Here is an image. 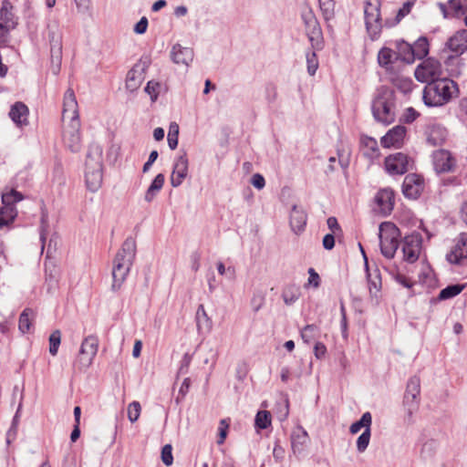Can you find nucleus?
<instances>
[{"mask_svg":"<svg viewBox=\"0 0 467 467\" xmlns=\"http://www.w3.org/2000/svg\"><path fill=\"white\" fill-rule=\"evenodd\" d=\"M136 256V241L130 236L123 242L113 261L111 289L119 290L126 280Z\"/></svg>","mask_w":467,"mask_h":467,"instance_id":"1","label":"nucleus"},{"mask_svg":"<svg viewBox=\"0 0 467 467\" xmlns=\"http://www.w3.org/2000/svg\"><path fill=\"white\" fill-rule=\"evenodd\" d=\"M458 93L459 88L455 81L441 78L425 86L422 99L428 107H440L447 104Z\"/></svg>","mask_w":467,"mask_h":467,"instance_id":"2","label":"nucleus"},{"mask_svg":"<svg viewBox=\"0 0 467 467\" xmlns=\"http://www.w3.org/2000/svg\"><path fill=\"white\" fill-rule=\"evenodd\" d=\"M85 180L87 188L92 192L102 184V149L99 146L91 147L87 154Z\"/></svg>","mask_w":467,"mask_h":467,"instance_id":"3","label":"nucleus"},{"mask_svg":"<svg viewBox=\"0 0 467 467\" xmlns=\"http://www.w3.org/2000/svg\"><path fill=\"white\" fill-rule=\"evenodd\" d=\"M372 114L378 122L390 124L395 119L394 95L388 88H381L372 102Z\"/></svg>","mask_w":467,"mask_h":467,"instance_id":"4","label":"nucleus"},{"mask_svg":"<svg viewBox=\"0 0 467 467\" xmlns=\"http://www.w3.org/2000/svg\"><path fill=\"white\" fill-rule=\"evenodd\" d=\"M400 231L396 225L384 222L379 225V245L381 254L388 259L394 257L399 247Z\"/></svg>","mask_w":467,"mask_h":467,"instance_id":"5","label":"nucleus"},{"mask_svg":"<svg viewBox=\"0 0 467 467\" xmlns=\"http://www.w3.org/2000/svg\"><path fill=\"white\" fill-rule=\"evenodd\" d=\"M365 25L371 39H377L382 29V21L380 16V1L365 0L364 3Z\"/></svg>","mask_w":467,"mask_h":467,"instance_id":"6","label":"nucleus"},{"mask_svg":"<svg viewBox=\"0 0 467 467\" xmlns=\"http://www.w3.org/2000/svg\"><path fill=\"white\" fill-rule=\"evenodd\" d=\"M301 16L305 25L306 34L308 37L312 48L317 50L322 49V30L314 12L309 8L304 11Z\"/></svg>","mask_w":467,"mask_h":467,"instance_id":"7","label":"nucleus"},{"mask_svg":"<svg viewBox=\"0 0 467 467\" xmlns=\"http://www.w3.org/2000/svg\"><path fill=\"white\" fill-rule=\"evenodd\" d=\"M442 66L435 58L429 57L417 66L414 76L421 83L429 84L441 78Z\"/></svg>","mask_w":467,"mask_h":467,"instance_id":"8","label":"nucleus"},{"mask_svg":"<svg viewBox=\"0 0 467 467\" xmlns=\"http://www.w3.org/2000/svg\"><path fill=\"white\" fill-rule=\"evenodd\" d=\"M420 394V379L418 376H412L409 379L403 398V405L406 409L409 418L419 410Z\"/></svg>","mask_w":467,"mask_h":467,"instance_id":"9","label":"nucleus"},{"mask_svg":"<svg viewBox=\"0 0 467 467\" xmlns=\"http://www.w3.org/2000/svg\"><path fill=\"white\" fill-rule=\"evenodd\" d=\"M431 161L436 173H450L456 171L457 160L448 150H434L431 154Z\"/></svg>","mask_w":467,"mask_h":467,"instance_id":"10","label":"nucleus"},{"mask_svg":"<svg viewBox=\"0 0 467 467\" xmlns=\"http://www.w3.org/2000/svg\"><path fill=\"white\" fill-rule=\"evenodd\" d=\"M150 66L148 58H140L130 70H129L126 78V88L133 93L137 91L145 79V73Z\"/></svg>","mask_w":467,"mask_h":467,"instance_id":"11","label":"nucleus"},{"mask_svg":"<svg viewBox=\"0 0 467 467\" xmlns=\"http://www.w3.org/2000/svg\"><path fill=\"white\" fill-rule=\"evenodd\" d=\"M400 51L405 53L402 59L407 63H412L415 58L422 59L429 54L428 39L425 36H420L412 46L404 44L400 47Z\"/></svg>","mask_w":467,"mask_h":467,"instance_id":"12","label":"nucleus"},{"mask_svg":"<svg viewBox=\"0 0 467 467\" xmlns=\"http://www.w3.org/2000/svg\"><path fill=\"white\" fill-rule=\"evenodd\" d=\"M422 238L419 233H412L404 237L402 251L404 260L414 263L418 260L421 249Z\"/></svg>","mask_w":467,"mask_h":467,"instance_id":"13","label":"nucleus"},{"mask_svg":"<svg viewBox=\"0 0 467 467\" xmlns=\"http://www.w3.org/2000/svg\"><path fill=\"white\" fill-rule=\"evenodd\" d=\"M189 161L186 151H181L173 162L172 172L171 175V184L177 188L181 186L188 176Z\"/></svg>","mask_w":467,"mask_h":467,"instance_id":"14","label":"nucleus"},{"mask_svg":"<svg viewBox=\"0 0 467 467\" xmlns=\"http://www.w3.org/2000/svg\"><path fill=\"white\" fill-rule=\"evenodd\" d=\"M63 119H68L71 121L72 128H78V107L74 90L67 88L63 99Z\"/></svg>","mask_w":467,"mask_h":467,"instance_id":"15","label":"nucleus"},{"mask_svg":"<svg viewBox=\"0 0 467 467\" xmlns=\"http://www.w3.org/2000/svg\"><path fill=\"white\" fill-rule=\"evenodd\" d=\"M385 168L391 175H401L409 170V158L402 152L389 155L385 160Z\"/></svg>","mask_w":467,"mask_h":467,"instance_id":"16","label":"nucleus"},{"mask_svg":"<svg viewBox=\"0 0 467 467\" xmlns=\"http://www.w3.org/2000/svg\"><path fill=\"white\" fill-rule=\"evenodd\" d=\"M423 190V180L416 173L406 175L402 183V192L409 199H417Z\"/></svg>","mask_w":467,"mask_h":467,"instance_id":"17","label":"nucleus"},{"mask_svg":"<svg viewBox=\"0 0 467 467\" xmlns=\"http://www.w3.org/2000/svg\"><path fill=\"white\" fill-rule=\"evenodd\" d=\"M446 258L453 265H461L464 259H467V233L458 235L452 250L446 255Z\"/></svg>","mask_w":467,"mask_h":467,"instance_id":"18","label":"nucleus"},{"mask_svg":"<svg viewBox=\"0 0 467 467\" xmlns=\"http://www.w3.org/2000/svg\"><path fill=\"white\" fill-rule=\"evenodd\" d=\"M407 130L404 126L397 125L390 129L380 140L384 148H400L403 145Z\"/></svg>","mask_w":467,"mask_h":467,"instance_id":"19","label":"nucleus"},{"mask_svg":"<svg viewBox=\"0 0 467 467\" xmlns=\"http://www.w3.org/2000/svg\"><path fill=\"white\" fill-rule=\"evenodd\" d=\"M307 221V214L306 211L297 205H293L290 216H289V224L291 230L296 234H300L305 231Z\"/></svg>","mask_w":467,"mask_h":467,"instance_id":"20","label":"nucleus"},{"mask_svg":"<svg viewBox=\"0 0 467 467\" xmlns=\"http://www.w3.org/2000/svg\"><path fill=\"white\" fill-rule=\"evenodd\" d=\"M445 47L456 55L467 50V30L457 31L446 42Z\"/></svg>","mask_w":467,"mask_h":467,"instance_id":"21","label":"nucleus"},{"mask_svg":"<svg viewBox=\"0 0 467 467\" xmlns=\"http://www.w3.org/2000/svg\"><path fill=\"white\" fill-rule=\"evenodd\" d=\"M394 192L390 189H382L378 192L375 201L384 215L391 213L394 207Z\"/></svg>","mask_w":467,"mask_h":467,"instance_id":"22","label":"nucleus"},{"mask_svg":"<svg viewBox=\"0 0 467 467\" xmlns=\"http://www.w3.org/2000/svg\"><path fill=\"white\" fill-rule=\"evenodd\" d=\"M171 56L175 64H182L188 67L193 59V50L190 47H183L176 44L172 47Z\"/></svg>","mask_w":467,"mask_h":467,"instance_id":"23","label":"nucleus"},{"mask_svg":"<svg viewBox=\"0 0 467 467\" xmlns=\"http://www.w3.org/2000/svg\"><path fill=\"white\" fill-rule=\"evenodd\" d=\"M28 108L23 102H16L9 111L11 119L19 127L28 124Z\"/></svg>","mask_w":467,"mask_h":467,"instance_id":"24","label":"nucleus"},{"mask_svg":"<svg viewBox=\"0 0 467 467\" xmlns=\"http://www.w3.org/2000/svg\"><path fill=\"white\" fill-rule=\"evenodd\" d=\"M447 137V130L441 125L434 124L428 128L427 130V143L431 146L441 145Z\"/></svg>","mask_w":467,"mask_h":467,"instance_id":"25","label":"nucleus"},{"mask_svg":"<svg viewBox=\"0 0 467 467\" xmlns=\"http://www.w3.org/2000/svg\"><path fill=\"white\" fill-rule=\"evenodd\" d=\"M309 437L302 426L296 427L291 434V444L294 452H300L303 447L308 442Z\"/></svg>","mask_w":467,"mask_h":467,"instance_id":"26","label":"nucleus"},{"mask_svg":"<svg viewBox=\"0 0 467 467\" xmlns=\"http://www.w3.org/2000/svg\"><path fill=\"white\" fill-rule=\"evenodd\" d=\"M361 146L364 148V155L368 159H376L379 156V148L378 141L368 136H362L360 138Z\"/></svg>","mask_w":467,"mask_h":467,"instance_id":"27","label":"nucleus"},{"mask_svg":"<svg viewBox=\"0 0 467 467\" xmlns=\"http://www.w3.org/2000/svg\"><path fill=\"white\" fill-rule=\"evenodd\" d=\"M165 182V177L162 173L155 176L148 190L145 192L144 199L147 202H151L158 192L162 189Z\"/></svg>","mask_w":467,"mask_h":467,"instance_id":"28","label":"nucleus"},{"mask_svg":"<svg viewBox=\"0 0 467 467\" xmlns=\"http://www.w3.org/2000/svg\"><path fill=\"white\" fill-rule=\"evenodd\" d=\"M94 358L95 356L80 347L78 356L74 361V367L80 371H85L91 366Z\"/></svg>","mask_w":467,"mask_h":467,"instance_id":"29","label":"nucleus"},{"mask_svg":"<svg viewBox=\"0 0 467 467\" xmlns=\"http://www.w3.org/2000/svg\"><path fill=\"white\" fill-rule=\"evenodd\" d=\"M0 19L4 22L3 24L8 25L12 28L16 25L15 15L13 13V5L7 0L2 2L0 7Z\"/></svg>","mask_w":467,"mask_h":467,"instance_id":"30","label":"nucleus"},{"mask_svg":"<svg viewBox=\"0 0 467 467\" xmlns=\"http://www.w3.org/2000/svg\"><path fill=\"white\" fill-rule=\"evenodd\" d=\"M48 40L51 47L52 56L57 54L58 56L61 54L62 44H61V35L58 32L57 26H49L48 27Z\"/></svg>","mask_w":467,"mask_h":467,"instance_id":"31","label":"nucleus"},{"mask_svg":"<svg viewBox=\"0 0 467 467\" xmlns=\"http://www.w3.org/2000/svg\"><path fill=\"white\" fill-rule=\"evenodd\" d=\"M320 332H321L320 327L317 325L310 324V325H306L303 328H301L300 336H301L302 340L305 343L310 344L315 339L319 337Z\"/></svg>","mask_w":467,"mask_h":467,"instance_id":"32","label":"nucleus"},{"mask_svg":"<svg viewBox=\"0 0 467 467\" xmlns=\"http://www.w3.org/2000/svg\"><path fill=\"white\" fill-rule=\"evenodd\" d=\"M372 417L370 412H365L361 418L350 425L349 431L352 434L358 433L362 428L371 431Z\"/></svg>","mask_w":467,"mask_h":467,"instance_id":"33","label":"nucleus"},{"mask_svg":"<svg viewBox=\"0 0 467 467\" xmlns=\"http://www.w3.org/2000/svg\"><path fill=\"white\" fill-rule=\"evenodd\" d=\"M464 288L463 285L456 284L446 286L441 289L437 299L435 301H442L451 299L456 296H458Z\"/></svg>","mask_w":467,"mask_h":467,"instance_id":"34","label":"nucleus"},{"mask_svg":"<svg viewBox=\"0 0 467 467\" xmlns=\"http://www.w3.org/2000/svg\"><path fill=\"white\" fill-rule=\"evenodd\" d=\"M397 57V53L389 47H382L378 54V62L380 67H388L390 66L394 58Z\"/></svg>","mask_w":467,"mask_h":467,"instance_id":"35","label":"nucleus"},{"mask_svg":"<svg viewBox=\"0 0 467 467\" xmlns=\"http://www.w3.org/2000/svg\"><path fill=\"white\" fill-rule=\"evenodd\" d=\"M448 8V14L451 16H462L467 10V0H450Z\"/></svg>","mask_w":467,"mask_h":467,"instance_id":"36","label":"nucleus"},{"mask_svg":"<svg viewBox=\"0 0 467 467\" xmlns=\"http://www.w3.org/2000/svg\"><path fill=\"white\" fill-rule=\"evenodd\" d=\"M17 215L16 207L3 205L0 208V226L7 225L13 222Z\"/></svg>","mask_w":467,"mask_h":467,"instance_id":"37","label":"nucleus"},{"mask_svg":"<svg viewBox=\"0 0 467 467\" xmlns=\"http://www.w3.org/2000/svg\"><path fill=\"white\" fill-rule=\"evenodd\" d=\"M318 4L325 20L328 21L335 16V0H318Z\"/></svg>","mask_w":467,"mask_h":467,"instance_id":"38","label":"nucleus"},{"mask_svg":"<svg viewBox=\"0 0 467 467\" xmlns=\"http://www.w3.org/2000/svg\"><path fill=\"white\" fill-rule=\"evenodd\" d=\"M23 198L24 197L21 192L16 190H11L2 194V203L3 205L16 207V203L22 201Z\"/></svg>","mask_w":467,"mask_h":467,"instance_id":"39","label":"nucleus"},{"mask_svg":"<svg viewBox=\"0 0 467 467\" xmlns=\"http://www.w3.org/2000/svg\"><path fill=\"white\" fill-rule=\"evenodd\" d=\"M316 49L314 50H307L306 52V67H307V73L310 76H314L319 67V62L317 56L316 54Z\"/></svg>","mask_w":467,"mask_h":467,"instance_id":"40","label":"nucleus"},{"mask_svg":"<svg viewBox=\"0 0 467 467\" xmlns=\"http://www.w3.org/2000/svg\"><path fill=\"white\" fill-rule=\"evenodd\" d=\"M33 315L31 308H25L19 317L18 328L25 334L29 331L31 327V321L29 317Z\"/></svg>","mask_w":467,"mask_h":467,"instance_id":"41","label":"nucleus"},{"mask_svg":"<svg viewBox=\"0 0 467 467\" xmlns=\"http://www.w3.org/2000/svg\"><path fill=\"white\" fill-rule=\"evenodd\" d=\"M80 347L96 357L98 350H99L98 337L93 336V335L86 337L83 339Z\"/></svg>","mask_w":467,"mask_h":467,"instance_id":"42","label":"nucleus"},{"mask_svg":"<svg viewBox=\"0 0 467 467\" xmlns=\"http://www.w3.org/2000/svg\"><path fill=\"white\" fill-rule=\"evenodd\" d=\"M271 424V414L267 410H259L254 419V425L260 430L266 429Z\"/></svg>","mask_w":467,"mask_h":467,"instance_id":"43","label":"nucleus"},{"mask_svg":"<svg viewBox=\"0 0 467 467\" xmlns=\"http://www.w3.org/2000/svg\"><path fill=\"white\" fill-rule=\"evenodd\" d=\"M197 327L200 328L205 325L209 329L212 327V320L208 317L203 305H200L196 311Z\"/></svg>","mask_w":467,"mask_h":467,"instance_id":"44","label":"nucleus"},{"mask_svg":"<svg viewBox=\"0 0 467 467\" xmlns=\"http://www.w3.org/2000/svg\"><path fill=\"white\" fill-rule=\"evenodd\" d=\"M282 297L287 306L293 305L299 298L298 289L295 286H290L283 291Z\"/></svg>","mask_w":467,"mask_h":467,"instance_id":"45","label":"nucleus"},{"mask_svg":"<svg viewBox=\"0 0 467 467\" xmlns=\"http://www.w3.org/2000/svg\"><path fill=\"white\" fill-rule=\"evenodd\" d=\"M61 343V332L59 330L53 331L49 336V353L56 356Z\"/></svg>","mask_w":467,"mask_h":467,"instance_id":"46","label":"nucleus"},{"mask_svg":"<svg viewBox=\"0 0 467 467\" xmlns=\"http://www.w3.org/2000/svg\"><path fill=\"white\" fill-rule=\"evenodd\" d=\"M179 126L176 123H171L168 133V145L171 150H175L178 146Z\"/></svg>","mask_w":467,"mask_h":467,"instance_id":"47","label":"nucleus"},{"mask_svg":"<svg viewBox=\"0 0 467 467\" xmlns=\"http://www.w3.org/2000/svg\"><path fill=\"white\" fill-rule=\"evenodd\" d=\"M370 436H371V431H368V430H365L359 435V437L357 440V450L358 452L362 453L367 450V448L369 444Z\"/></svg>","mask_w":467,"mask_h":467,"instance_id":"48","label":"nucleus"},{"mask_svg":"<svg viewBox=\"0 0 467 467\" xmlns=\"http://www.w3.org/2000/svg\"><path fill=\"white\" fill-rule=\"evenodd\" d=\"M161 84L150 80L147 83L144 91L150 97L151 101H156L160 93Z\"/></svg>","mask_w":467,"mask_h":467,"instance_id":"49","label":"nucleus"},{"mask_svg":"<svg viewBox=\"0 0 467 467\" xmlns=\"http://www.w3.org/2000/svg\"><path fill=\"white\" fill-rule=\"evenodd\" d=\"M141 411V407L139 401H132L128 407V418L130 422L138 420Z\"/></svg>","mask_w":467,"mask_h":467,"instance_id":"50","label":"nucleus"},{"mask_svg":"<svg viewBox=\"0 0 467 467\" xmlns=\"http://www.w3.org/2000/svg\"><path fill=\"white\" fill-rule=\"evenodd\" d=\"M412 5H413L412 2L404 3L402 7L399 9L396 18H395V21L392 23H389V24L388 22H386V25L388 26H392L398 24L406 15H408L410 12Z\"/></svg>","mask_w":467,"mask_h":467,"instance_id":"51","label":"nucleus"},{"mask_svg":"<svg viewBox=\"0 0 467 467\" xmlns=\"http://www.w3.org/2000/svg\"><path fill=\"white\" fill-rule=\"evenodd\" d=\"M229 425H230L229 420L223 419L220 420L219 428H218V431H219V439L217 441L218 444H223L224 442L226 436H227Z\"/></svg>","mask_w":467,"mask_h":467,"instance_id":"52","label":"nucleus"},{"mask_svg":"<svg viewBox=\"0 0 467 467\" xmlns=\"http://www.w3.org/2000/svg\"><path fill=\"white\" fill-rule=\"evenodd\" d=\"M161 461L162 462L170 466L173 462L172 447L171 444H166L161 449Z\"/></svg>","mask_w":467,"mask_h":467,"instance_id":"53","label":"nucleus"},{"mask_svg":"<svg viewBox=\"0 0 467 467\" xmlns=\"http://www.w3.org/2000/svg\"><path fill=\"white\" fill-rule=\"evenodd\" d=\"M8 25L0 23V47H5L10 41V29Z\"/></svg>","mask_w":467,"mask_h":467,"instance_id":"54","label":"nucleus"},{"mask_svg":"<svg viewBox=\"0 0 467 467\" xmlns=\"http://www.w3.org/2000/svg\"><path fill=\"white\" fill-rule=\"evenodd\" d=\"M47 228H48L47 219V216L43 214L41 217L40 232H39V238H40V242L42 244L41 253H43L44 248H45V242L47 239Z\"/></svg>","mask_w":467,"mask_h":467,"instance_id":"55","label":"nucleus"},{"mask_svg":"<svg viewBox=\"0 0 467 467\" xmlns=\"http://www.w3.org/2000/svg\"><path fill=\"white\" fill-rule=\"evenodd\" d=\"M192 359V355L185 353L181 360V366L179 368V374H186L188 372L190 364Z\"/></svg>","mask_w":467,"mask_h":467,"instance_id":"56","label":"nucleus"},{"mask_svg":"<svg viewBox=\"0 0 467 467\" xmlns=\"http://www.w3.org/2000/svg\"><path fill=\"white\" fill-rule=\"evenodd\" d=\"M394 280L398 284H400V285H402L403 287H406L408 289L412 288V286L414 285V282H412L409 277H407L406 275H404L402 274L395 275Z\"/></svg>","mask_w":467,"mask_h":467,"instance_id":"57","label":"nucleus"},{"mask_svg":"<svg viewBox=\"0 0 467 467\" xmlns=\"http://www.w3.org/2000/svg\"><path fill=\"white\" fill-rule=\"evenodd\" d=\"M74 132L71 134V143L68 144L72 151H78L80 148V137L78 128H73Z\"/></svg>","mask_w":467,"mask_h":467,"instance_id":"58","label":"nucleus"},{"mask_svg":"<svg viewBox=\"0 0 467 467\" xmlns=\"http://www.w3.org/2000/svg\"><path fill=\"white\" fill-rule=\"evenodd\" d=\"M419 115L413 108H408L402 116V119L405 123H412Z\"/></svg>","mask_w":467,"mask_h":467,"instance_id":"59","label":"nucleus"},{"mask_svg":"<svg viewBox=\"0 0 467 467\" xmlns=\"http://www.w3.org/2000/svg\"><path fill=\"white\" fill-rule=\"evenodd\" d=\"M285 449L280 445L279 441H276L273 450V456L276 462H282L285 458Z\"/></svg>","mask_w":467,"mask_h":467,"instance_id":"60","label":"nucleus"},{"mask_svg":"<svg viewBox=\"0 0 467 467\" xmlns=\"http://www.w3.org/2000/svg\"><path fill=\"white\" fill-rule=\"evenodd\" d=\"M217 271L221 275H227L228 278H233L235 274V270L234 267L225 268L223 263H217Z\"/></svg>","mask_w":467,"mask_h":467,"instance_id":"61","label":"nucleus"},{"mask_svg":"<svg viewBox=\"0 0 467 467\" xmlns=\"http://www.w3.org/2000/svg\"><path fill=\"white\" fill-rule=\"evenodd\" d=\"M251 183L256 189L261 190L265 185V180L263 175L255 173L252 176Z\"/></svg>","mask_w":467,"mask_h":467,"instance_id":"62","label":"nucleus"},{"mask_svg":"<svg viewBox=\"0 0 467 467\" xmlns=\"http://www.w3.org/2000/svg\"><path fill=\"white\" fill-rule=\"evenodd\" d=\"M148 27V19L145 16H142L140 21L134 26V32L137 34H144Z\"/></svg>","mask_w":467,"mask_h":467,"instance_id":"63","label":"nucleus"},{"mask_svg":"<svg viewBox=\"0 0 467 467\" xmlns=\"http://www.w3.org/2000/svg\"><path fill=\"white\" fill-rule=\"evenodd\" d=\"M308 284L314 287H318L320 284V277L314 268L308 269Z\"/></svg>","mask_w":467,"mask_h":467,"instance_id":"64","label":"nucleus"}]
</instances>
